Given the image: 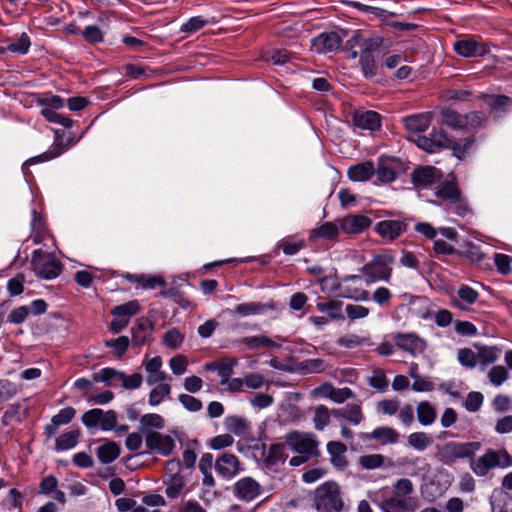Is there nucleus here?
I'll return each instance as SVG.
<instances>
[{
    "mask_svg": "<svg viewBox=\"0 0 512 512\" xmlns=\"http://www.w3.org/2000/svg\"><path fill=\"white\" fill-rule=\"evenodd\" d=\"M352 49L351 57H360V65L365 77L372 78L376 74V65L373 52L376 51L382 43L379 37L365 38L361 34H355L349 41Z\"/></svg>",
    "mask_w": 512,
    "mask_h": 512,
    "instance_id": "1",
    "label": "nucleus"
},
{
    "mask_svg": "<svg viewBox=\"0 0 512 512\" xmlns=\"http://www.w3.org/2000/svg\"><path fill=\"white\" fill-rule=\"evenodd\" d=\"M394 257L388 252L373 255L371 261L363 265L360 269L365 283L371 285L378 281L388 283L392 276V263Z\"/></svg>",
    "mask_w": 512,
    "mask_h": 512,
    "instance_id": "2",
    "label": "nucleus"
},
{
    "mask_svg": "<svg viewBox=\"0 0 512 512\" xmlns=\"http://www.w3.org/2000/svg\"><path fill=\"white\" fill-rule=\"evenodd\" d=\"M313 505L318 512H341L344 502L340 486L333 481L320 485L314 492Z\"/></svg>",
    "mask_w": 512,
    "mask_h": 512,
    "instance_id": "3",
    "label": "nucleus"
},
{
    "mask_svg": "<svg viewBox=\"0 0 512 512\" xmlns=\"http://www.w3.org/2000/svg\"><path fill=\"white\" fill-rule=\"evenodd\" d=\"M512 466V458L509 453L502 450H487L477 459H471V470L480 477L486 476L493 468H508Z\"/></svg>",
    "mask_w": 512,
    "mask_h": 512,
    "instance_id": "4",
    "label": "nucleus"
},
{
    "mask_svg": "<svg viewBox=\"0 0 512 512\" xmlns=\"http://www.w3.org/2000/svg\"><path fill=\"white\" fill-rule=\"evenodd\" d=\"M263 456L262 467L266 474L272 478L281 479L285 471V463L288 458L286 453V445L283 443H275L269 446L265 451V445L260 447Z\"/></svg>",
    "mask_w": 512,
    "mask_h": 512,
    "instance_id": "5",
    "label": "nucleus"
},
{
    "mask_svg": "<svg viewBox=\"0 0 512 512\" xmlns=\"http://www.w3.org/2000/svg\"><path fill=\"white\" fill-rule=\"evenodd\" d=\"M30 266L34 274L44 280L55 279L62 271V264L59 260L53 254L41 249L32 252Z\"/></svg>",
    "mask_w": 512,
    "mask_h": 512,
    "instance_id": "6",
    "label": "nucleus"
},
{
    "mask_svg": "<svg viewBox=\"0 0 512 512\" xmlns=\"http://www.w3.org/2000/svg\"><path fill=\"white\" fill-rule=\"evenodd\" d=\"M480 442H447L438 447L441 460L452 464L459 459L471 458L480 449Z\"/></svg>",
    "mask_w": 512,
    "mask_h": 512,
    "instance_id": "7",
    "label": "nucleus"
},
{
    "mask_svg": "<svg viewBox=\"0 0 512 512\" xmlns=\"http://www.w3.org/2000/svg\"><path fill=\"white\" fill-rule=\"evenodd\" d=\"M287 445L296 453L309 457L318 454V440L313 433L293 431L285 436Z\"/></svg>",
    "mask_w": 512,
    "mask_h": 512,
    "instance_id": "8",
    "label": "nucleus"
},
{
    "mask_svg": "<svg viewBox=\"0 0 512 512\" xmlns=\"http://www.w3.org/2000/svg\"><path fill=\"white\" fill-rule=\"evenodd\" d=\"M361 283V275L344 276L338 284L340 295L354 301H368L369 292L361 287Z\"/></svg>",
    "mask_w": 512,
    "mask_h": 512,
    "instance_id": "9",
    "label": "nucleus"
},
{
    "mask_svg": "<svg viewBox=\"0 0 512 512\" xmlns=\"http://www.w3.org/2000/svg\"><path fill=\"white\" fill-rule=\"evenodd\" d=\"M145 445L151 452H156L162 456H169L175 448V441L167 434L147 432L145 434Z\"/></svg>",
    "mask_w": 512,
    "mask_h": 512,
    "instance_id": "10",
    "label": "nucleus"
},
{
    "mask_svg": "<svg viewBox=\"0 0 512 512\" xmlns=\"http://www.w3.org/2000/svg\"><path fill=\"white\" fill-rule=\"evenodd\" d=\"M179 468L180 463L177 461H170L167 465L168 474L164 483L166 485L165 494L170 499L177 498L185 486L183 476L178 473Z\"/></svg>",
    "mask_w": 512,
    "mask_h": 512,
    "instance_id": "11",
    "label": "nucleus"
},
{
    "mask_svg": "<svg viewBox=\"0 0 512 512\" xmlns=\"http://www.w3.org/2000/svg\"><path fill=\"white\" fill-rule=\"evenodd\" d=\"M451 142L452 139L448 138L444 132L436 130H433L429 136H418L416 140L418 147L431 153L443 148L450 149Z\"/></svg>",
    "mask_w": 512,
    "mask_h": 512,
    "instance_id": "12",
    "label": "nucleus"
},
{
    "mask_svg": "<svg viewBox=\"0 0 512 512\" xmlns=\"http://www.w3.org/2000/svg\"><path fill=\"white\" fill-rule=\"evenodd\" d=\"M478 298V291L466 284H461L456 294L451 297V305L461 311H469L470 307L477 302Z\"/></svg>",
    "mask_w": 512,
    "mask_h": 512,
    "instance_id": "13",
    "label": "nucleus"
},
{
    "mask_svg": "<svg viewBox=\"0 0 512 512\" xmlns=\"http://www.w3.org/2000/svg\"><path fill=\"white\" fill-rule=\"evenodd\" d=\"M342 40L336 32L321 33L311 41L312 48L317 53L334 52L340 48Z\"/></svg>",
    "mask_w": 512,
    "mask_h": 512,
    "instance_id": "14",
    "label": "nucleus"
},
{
    "mask_svg": "<svg viewBox=\"0 0 512 512\" xmlns=\"http://www.w3.org/2000/svg\"><path fill=\"white\" fill-rule=\"evenodd\" d=\"M215 469L221 477L231 479L240 472L241 467L237 456L224 453L216 460Z\"/></svg>",
    "mask_w": 512,
    "mask_h": 512,
    "instance_id": "15",
    "label": "nucleus"
},
{
    "mask_svg": "<svg viewBox=\"0 0 512 512\" xmlns=\"http://www.w3.org/2000/svg\"><path fill=\"white\" fill-rule=\"evenodd\" d=\"M163 361L160 356H155L143 362V366L147 373L146 384L149 386L157 383L166 382L168 375L162 370Z\"/></svg>",
    "mask_w": 512,
    "mask_h": 512,
    "instance_id": "16",
    "label": "nucleus"
},
{
    "mask_svg": "<svg viewBox=\"0 0 512 512\" xmlns=\"http://www.w3.org/2000/svg\"><path fill=\"white\" fill-rule=\"evenodd\" d=\"M394 340L399 348L412 355L420 354L426 349V342L415 334H397Z\"/></svg>",
    "mask_w": 512,
    "mask_h": 512,
    "instance_id": "17",
    "label": "nucleus"
},
{
    "mask_svg": "<svg viewBox=\"0 0 512 512\" xmlns=\"http://www.w3.org/2000/svg\"><path fill=\"white\" fill-rule=\"evenodd\" d=\"M442 174L439 169L432 166L417 168L412 173V182L418 188H425L439 180Z\"/></svg>",
    "mask_w": 512,
    "mask_h": 512,
    "instance_id": "18",
    "label": "nucleus"
},
{
    "mask_svg": "<svg viewBox=\"0 0 512 512\" xmlns=\"http://www.w3.org/2000/svg\"><path fill=\"white\" fill-rule=\"evenodd\" d=\"M340 229L348 234H357L366 230L371 220L364 215H349L338 221Z\"/></svg>",
    "mask_w": 512,
    "mask_h": 512,
    "instance_id": "19",
    "label": "nucleus"
},
{
    "mask_svg": "<svg viewBox=\"0 0 512 512\" xmlns=\"http://www.w3.org/2000/svg\"><path fill=\"white\" fill-rule=\"evenodd\" d=\"M406 230V224L400 220H383L377 223V233L387 241H393Z\"/></svg>",
    "mask_w": 512,
    "mask_h": 512,
    "instance_id": "20",
    "label": "nucleus"
},
{
    "mask_svg": "<svg viewBox=\"0 0 512 512\" xmlns=\"http://www.w3.org/2000/svg\"><path fill=\"white\" fill-rule=\"evenodd\" d=\"M260 494V485L251 477L240 479L235 484V495L242 500L252 501Z\"/></svg>",
    "mask_w": 512,
    "mask_h": 512,
    "instance_id": "21",
    "label": "nucleus"
},
{
    "mask_svg": "<svg viewBox=\"0 0 512 512\" xmlns=\"http://www.w3.org/2000/svg\"><path fill=\"white\" fill-rule=\"evenodd\" d=\"M332 415L337 419H344L352 425H359L364 415L359 404H347L342 408L332 409Z\"/></svg>",
    "mask_w": 512,
    "mask_h": 512,
    "instance_id": "22",
    "label": "nucleus"
},
{
    "mask_svg": "<svg viewBox=\"0 0 512 512\" xmlns=\"http://www.w3.org/2000/svg\"><path fill=\"white\" fill-rule=\"evenodd\" d=\"M355 126L365 130H376L381 125V117L375 111H355L353 114Z\"/></svg>",
    "mask_w": 512,
    "mask_h": 512,
    "instance_id": "23",
    "label": "nucleus"
},
{
    "mask_svg": "<svg viewBox=\"0 0 512 512\" xmlns=\"http://www.w3.org/2000/svg\"><path fill=\"white\" fill-rule=\"evenodd\" d=\"M456 53L463 57H476L485 53L484 47L473 38H464L453 44Z\"/></svg>",
    "mask_w": 512,
    "mask_h": 512,
    "instance_id": "24",
    "label": "nucleus"
},
{
    "mask_svg": "<svg viewBox=\"0 0 512 512\" xmlns=\"http://www.w3.org/2000/svg\"><path fill=\"white\" fill-rule=\"evenodd\" d=\"M347 173L351 181L363 182L369 180L375 174V167L371 161H365L351 166Z\"/></svg>",
    "mask_w": 512,
    "mask_h": 512,
    "instance_id": "25",
    "label": "nucleus"
},
{
    "mask_svg": "<svg viewBox=\"0 0 512 512\" xmlns=\"http://www.w3.org/2000/svg\"><path fill=\"white\" fill-rule=\"evenodd\" d=\"M397 163L394 159L381 157L375 173L379 181L383 183L392 182L396 178Z\"/></svg>",
    "mask_w": 512,
    "mask_h": 512,
    "instance_id": "26",
    "label": "nucleus"
},
{
    "mask_svg": "<svg viewBox=\"0 0 512 512\" xmlns=\"http://www.w3.org/2000/svg\"><path fill=\"white\" fill-rule=\"evenodd\" d=\"M404 125L411 133H420L428 129L431 124V114L421 113L403 119Z\"/></svg>",
    "mask_w": 512,
    "mask_h": 512,
    "instance_id": "27",
    "label": "nucleus"
},
{
    "mask_svg": "<svg viewBox=\"0 0 512 512\" xmlns=\"http://www.w3.org/2000/svg\"><path fill=\"white\" fill-rule=\"evenodd\" d=\"M327 451L331 457V463L337 469H344L347 466L345 453L347 451L346 445L339 441H331L327 444Z\"/></svg>",
    "mask_w": 512,
    "mask_h": 512,
    "instance_id": "28",
    "label": "nucleus"
},
{
    "mask_svg": "<svg viewBox=\"0 0 512 512\" xmlns=\"http://www.w3.org/2000/svg\"><path fill=\"white\" fill-rule=\"evenodd\" d=\"M475 138L471 135L466 136L458 141L452 140L450 149L453 155L458 159H464L474 152Z\"/></svg>",
    "mask_w": 512,
    "mask_h": 512,
    "instance_id": "29",
    "label": "nucleus"
},
{
    "mask_svg": "<svg viewBox=\"0 0 512 512\" xmlns=\"http://www.w3.org/2000/svg\"><path fill=\"white\" fill-rule=\"evenodd\" d=\"M339 225L332 222H325L321 226L310 231L309 239L316 241L318 238L324 240H336L339 233Z\"/></svg>",
    "mask_w": 512,
    "mask_h": 512,
    "instance_id": "30",
    "label": "nucleus"
},
{
    "mask_svg": "<svg viewBox=\"0 0 512 512\" xmlns=\"http://www.w3.org/2000/svg\"><path fill=\"white\" fill-rule=\"evenodd\" d=\"M370 438L376 440L382 445L395 444L398 442L400 434L394 428L380 426L371 432Z\"/></svg>",
    "mask_w": 512,
    "mask_h": 512,
    "instance_id": "31",
    "label": "nucleus"
},
{
    "mask_svg": "<svg viewBox=\"0 0 512 512\" xmlns=\"http://www.w3.org/2000/svg\"><path fill=\"white\" fill-rule=\"evenodd\" d=\"M153 386V389L148 394V403L150 406L155 407L170 398L172 388L167 382L157 383Z\"/></svg>",
    "mask_w": 512,
    "mask_h": 512,
    "instance_id": "32",
    "label": "nucleus"
},
{
    "mask_svg": "<svg viewBox=\"0 0 512 512\" xmlns=\"http://www.w3.org/2000/svg\"><path fill=\"white\" fill-rule=\"evenodd\" d=\"M96 453L101 463L109 464L119 457L120 447L114 441H106L97 448Z\"/></svg>",
    "mask_w": 512,
    "mask_h": 512,
    "instance_id": "33",
    "label": "nucleus"
},
{
    "mask_svg": "<svg viewBox=\"0 0 512 512\" xmlns=\"http://www.w3.org/2000/svg\"><path fill=\"white\" fill-rule=\"evenodd\" d=\"M416 412L417 419L419 423L423 426H429L433 424L437 418L436 409L431 403L427 401H422L418 403Z\"/></svg>",
    "mask_w": 512,
    "mask_h": 512,
    "instance_id": "34",
    "label": "nucleus"
},
{
    "mask_svg": "<svg viewBox=\"0 0 512 512\" xmlns=\"http://www.w3.org/2000/svg\"><path fill=\"white\" fill-rule=\"evenodd\" d=\"M313 411L312 422L318 431L324 430L330 423L332 410H329L324 405H318L311 409Z\"/></svg>",
    "mask_w": 512,
    "mask_h": 512,
    "instance_id": "35",
    "label": "nucleus"
},
{
    "mask_svg": "<svg viewBox=\"0 0 512 512\" xmlns=\"http://www.w3.org/2000/svg\"><path fill=\"white\" fill-rule=\"evenodd\" d=\"M442 124L453 129L467 128V118L458 112L445 109L442 111Z\"/></svg>",
    "mask_w": 512,
    "mask_h": 512,
    "instance_id": "36",
    "label": "nucleus"
},
{
    "mask_svg": "<svg viewBox=\"0 0 512 512\" xmlns=\"http://www.w3.org/2000/svg\"><path fill=\"white\" fill-rule=\"evenodd\" d=\"M500 350L495 346H481L477 350V363L482 365V370L487 365L493 364L499 358Z\"/></svg>",
    "mask_w": 512,
    "mask_h": 512,
    "instance_id": "37",
    "label": "nucleus"
},
{
    "mask_svg": "<svg viewBox=\"0 0 512 512\" xmlns=\"http://www.w3.org/2000/svg\"><path fill=\"white\" fill-rule=\"evenodd\" d=\"M408 445L416 451H424L433 443V439L426 432H413L407 437Z\"/></svg>",
    "mask_w": 512,
    "mask_h": 512,
    "instance_id": "38",
    "label": "nucleus"
},
{
    "mask_svg": "<svg viewBox=\"0 0 512 512\" xmlns=\"http://www.w3.org/2000/svg\"><path fill=\"white\" fill-rule=\"evenodd\" d=\"M224 425L226 429L235 435H245L249 431V423L240 416H228L225 418Z\"/></svg>",
    "mask_w": 512,
    "mask_h": 512,
    "instance_id": "39",
    "label": "nucleus"
},
{
    "mask_svg": "<svg viewBox=\"0 0 512 512\" xmlns=\"http://www.w3.org/2000/svg\"><path fill=\"white\" fill-rule=\"evenodd\" d=\"M165 426L164 418L156 413H148L140 419V430L146 434L152 432L151 429H162Z\"/></svg>",
    "mask_w": 512,
    "mask_h": 512,
    "instance_id": "40",
    "label": "nucleus"
},
{
    "mask_svg": "<svg viewBox=\"0 0 512 512\" xmlns=\"http://www.w3.org/2000/svg\"><path fill=\"white\" fill-rule=\"evenodd\" d=\"M398 464L401 467H404L406 469V473L410 476L418 475L424 470L425 466H427V464L424 463V460L420 457H403L398 460Z\"/></svg>",
    "mask_w": 512,
    "mask_h": 512,
    "instance_id": "41",
    "label": "nucleus"
},
{
    "mask_svg": "<svg viewBox=\"0 0 512 512\" xmlns=\"http://www.w3.org/2000/svg\"><path fill=\"white\" fill-rule=\"evenodd\" d=\"M265 311V306L259 302L240 303L234 307V312L240 317L260 315Z\"/></svg>",
    "mask_w": 512,
    "mask_h": 512,
    "instance_id": "42",
    "label": "nucleus"
},
{
    "mask_svg": "<svg viewBox=\"0 0 512 512\" xmlns=\"http://www.w3.org/2000/svg\"><path fill=\"white\" fill-rule=\"evenodd\" d=\"M30 45L29 36L26 33H22L17 40L7 43L6 50L11 53L24 55L28 53Z\"/></svg>",
    "mask_w": 512,
    "mask_h": 512,
    "instance_id": "43",
    "label": "nucleus"
},
{
    "mask_svg": "<svg viewBox=\"0 0 512 512\" xmlns=\"http://www.w3.org/2000/svg\"><path fill=\"white\" fill-rule=\"evenodd\" d=\"M127 278L131 282H136L144 289H154L158 286L165 284L164 280L160 277L146 276V275H129Z\"/></svg>",
    "mask_w": 512,
    "mask_h": 512,
    "instance_id": "44",
    "label": "nucleus"
},
{
    "mask_svg": "<svg viewBox=\"0 0 512 512\" xmlns=\"http://www.w3.org/2000/svg\"><path fill=\"white\" fill-rule=\"evenodd\" d=\"M78 437V431H68L63 433L56 439V449L60 451L72 449L76 446Z\"/></svg>",
    "mask_w": 512,
    "mask_h": 512,
    "instance_id": "45",
    "label": "nucleus"
},
{
    "mask_svg": "<svg viewBox=\"0 0 512 512\" xmlns=\"http://www.w3.org/2000/svg\"><path fill=\"white\" fill-rule=\"evenodd\" d=\"M64 151H65L64 147L61 144H57L51 150L27 160L25 162V164L23 165V170L25 171V169L28 165L49 161V160L61 155Z\"/></svg>",
    "mask_w": 512,
    "mask_h": 512,
    "instance_id": "46",
    "label": "nucleus"
},
{
    "mask_svg": "<svg viewBox=\"0 0 512 512\" xmlns=\"http://www.w3.org/2000/svg\"><path fill=\"white\" fill-rule=\"evenodd\" d=\"M139 308V303L134 300L114 307L112 314L119 315L120 317L130 321V318L138 313Z\"/></svg>",
    "mask_w": 512,
    "mask_h": 512,
    "instance_id": "47",
    "label": "nucleus"
},
{
    "mask_svg": "<svg viewBox=\"0 0 512 512\" xmlns=\"http://www.w3.org/2000/svg\"><path fill=\"white\" fill-rule=\"evenodd\" d=\"M386 512H408L409 503L406 498L394 495L384 502Z\"/></svg>",
    "mask_w": 512,
    "mask_h": 512,
    "instance_id": "48",
    "label": "nucleus"
},
{
    "mask_svg": "<svg viewBox=\"0 0 512 512\" xmlns=\"http://www.w3.org/2000/svg\"><path fill=\"white\" fill-rule=\"evenodd\" d=\"M436 195L444 201L455 203L460 193L455 184L447 182L438 189Z\"/></svg>",
    "mask_w": 512,
    "mask_h": 512,
    "instance_id": "49",
    "label": "nucleus"
},
{
    "mask_svg": "<svg viewBox=\"0 0 512 512\" xmlns=\"http://www.w3.org/2000/svg\"><path fill=\"white\" fill-rule=\"evenodd\" d=\"M150 324L147 320L141 319L139 320L137 326L132 329V337L133 341L140 345L144 343L147 336L150 334Z\"/></svg>",
    "mask_w": 512,
    "mask_h": 512,
    "instance_id": "50",
    "label": "nucleus"
},
{
    "mask_svg": "<svg viewBox=\"0 0 512 512\" xmlns=\"http://www.w3.org/2000/svg\"><path fill=\"white\" fill-rule=\"evenodd\" d=\"M41 114L52 123H58L62 125L63 127H71L72 126V120L66 116H63L59 113H57L54 109H51L49 107H44L41 110Z\"/></svg>",
    "mask_w": 512,
    "mask_h": 512,
    "instance_id": "51",
    "label": "nucleus"
},
{
    "mask_svg": "<svg viewBox=\"0 0 512 512\" xmlns=\"http://www.w3.org/2000/svg\"><path fill=\"white\" fill-rule=\"evenodd\" d=\"M121 377L122 372L113 368H103L94 374V379L96 381L106 382L109 385H112L115 381H120Z\"/></svg>",
    "mask_w": 512,
    "mask_h": 512,
    "instance_id": "52",
    "label": "nucleus"
},
{
    "mask_svg": "<svg viewBox=\"0 0 512 512\" xmlns=\"http://www.w3.org/2000/svg\"><path fill=\"white\" fill-rule=\"evenodd\" d=\"M32 221H31V227H32V231H33V242L35 244H40L45 236H46V232L44 231V228H43V225H42V222H41V217L40 215L37 214V212L35 210L32 211Z\"/></svg>",
    "mask_w": 512,
    "mask_h": 512,
    "instance_id": "53",
    "label": "nucleus"
},
{
    "mask_svg": "<svg viewBox=\"0 0 512 512\" xmlns=\"http://www.w3.org/2000/svg\"><path fill=\"white\" fill-rule=\"evenodd\" d=\"M460 364L467 368H474L477 365V353L469 348L460 349L457 353Z\"/></svg>",
    "mask_w": 512,
    "mask_h": 512,
    "instance_id": "54",
    "label": "nucleus"
},
{
    "mask_svg": "<svg viewBox=\"0 0 512 512\" xmlns=\"http://www.w3.org/2000/svg\"><path fill=\"white\" fill-rule=\"evenodd\" d=\"M207 24V20L201 16L191 17L180 27V31L183 33L193 34L202 29Z\"/></svg>",
    "mask_w": 512,
    "mask_h": 512,
    "instance_id": "55",
    "label": "nucleus"
},
{
    "mask_svg": "<svg viewBox=\"0 0 512 512\" xmlns=\"http://www.w3.org/2000/svg\"><path fill=\"white\" fill-rule=\"evenodd\" d=\"M367 342H368V339L360 337L356 334L345 335L343 337H340L337 340V344L339 346L348 348V349L356 348V347L361 346Z\"/></svg>",
    "mask_w": 512,
    "mask_h": 512,
    "instance_id": "56",
    "label": "nucleus"
},
{
    "mask_svg": "<svg viewBox=\"0 0 512 512\" xmlns=\"http://www.w3.org/2000/svg\"><path fill=\"white\" fill-rule=\"evenodd\" d=\"M179 402L189 412H198L202 409V402L190 394H180L178 396Z\"/></svg>",
    "mask_w": 512,
    "mask_h": 512,
    "instance_id": "57",
    "label": "nucleus"
},
{
    "mask_svg": "<svg viewBox=\"0 0 512 512\" xmlns=\"http://www.w3.org/2000/svg\"><path fill=\"white\" fill-rule=\"evenodd\" d=\"M359 463L365 469H376L384 464V456L381 454L363 455L359 458Z\"/></svg>",
    "mask_w": 512,
    "mask_h": 512,
    "instance_id": "58",
    "label": "nucleus"
},
{
    "mask_svg": "<svg viewBox=\"0 0 512 512\" xmlns=\"http://www.w3.org/2000/svg\"><path fill=\"white\" fill-rule=\"evenodd\" d=\"M17 393L18 387L16 384L6 379L0 380V402L8 401Z\"/></svg>",
    "mask_w": 512,
    "mask_h": 512,
    "instance_id": "59",
    "label": "nucleus"
},
{
    "mask_svg": "<svg viewBox=\"0 0 512 512\" xmlns=\"http://www.w3.org/2000/svg\"><path fill=\"white\" fill-rule=\"evenodd\" d=\"M490 382L498 387L502 385L508 378V372L505 367L501 365L494 366L488 373Z\"/></svg>",
    "mask_w": 512,
    "mask_h": 512,
    "instance_id": "60",
    "label": "nucleus"
},
{
    "mask_svg": "<svg viewBox=\"0 0 512 512\" xmlns=\"http://www.w3.org/2000/svg\"><path fill=\"white\" fill-rule=\"evenodd\" d=\"M345 311H346L347 317L351 321L365 318L370 313V310L367 307L362 306V305H358V304H348V305H346Z\"/></svg>",
    "mask_w": 512,
    "mask_h": 512,
    "instance_id": "61",
    "label": "nucleus"
},
{
    "mask_svg": "<svg viewBox=\"0 0 512 512\" xmlns=\"http://www.w3.org/2000/svg\"><path fill=\"white\" fill-rule=\"evenodd\" d=\"M117 414L113 410L103 411L100 417L99 426L103 431H111L116 427Z\"/></svg>",
    "mask_w": 512,
    "mask_h": 512,
    "instance_id": "62",
    "label": "nucleus"
},
{
    "mask_svg": "<svg viewBox=\"0 0 512 512\" xmlns=\"http://www.w3.org/2000/svg\"><path fill=\"white\" fill-rule=\"evenodd\" d=\"M183 340L184 336L177 329H171L164 334L163 343L169 348L176 349Z\"/></svg>",
    "mask_w": 512,
    "mask_h": 512,
    "instance_id": "63",
    "label": "nucleus"
},
{
    "mask_svg": "<svg viewBox=\"0 0 512 512\" xmlns=\"http://www.w3.org/2000/svg\"><path fill=\"white\" fill-rule=\"evenodd\" d=\"M188 360L185 356L176 355L169 361V367L172 373L176 376L184 374L187 370Z\"/></svg>",
    "mask_w": 512,
    "mask_h": 512,
    "instance_id": "64",
    "label": "nucleus"
}]
</instances>
